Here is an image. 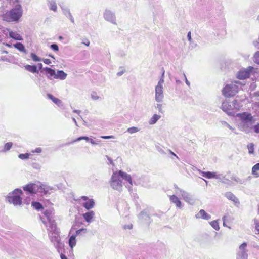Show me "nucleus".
<instances>
[{
	"label": "nucleus",
	"instance_id": "nucleus-1",
	"mask_svg": "<svg viewBox=\"0 0 259 259\" xmlns=\"http://www.w3.org/2000/svg\"><path fill=\"white\" fill-rule=\"evenodd\" d=\"M237 116L240 120L239 124L240 130L246 134L251 133L253 124L255 121V119L251 114L248 112H244L237 114Z\"/></svg>",
	"mask_w": 259,
	"mask_h": 259
},
{
	"label": "nucleus",
	"instance_id": "nucleus-2",
	"mask_svg": "<svg viewBox=\"0 0 259 259\" xmlns=\"http://www.w3.org/2000/svg\"><path fill=\"white\" fill-rule=\"evenodd\" d=\"M14 7L3 15V19L7 22L18 21L22 17L23 9L19 0H15Z\"/></svg>",
	"mask_w": 259,
	"mask_h": 259
},
{
	"label": "nucleus",
	"instance_id": "nucleus-3",
	"mask_svg": "<svg viewBox=\"0 0 259 259\" xmlns=\"http://www.w3.org/2000/svg\"><path fill=\"white\" fill-rule=\"evenodd\" d=\"M44 217H40L42 223L48 228L47 230L49 233H54V232H59L56 227V224L54 219V214L51 210H46L44 212Z\"/></svg>",
	"mask_w": 259,
	"mask_h": 259
},
{
	"label": "nucleus",
	"instance_id": "nucleus-4",
	"mask_svg": "<svg viewBox=\"0 0 259 259\" xmlns=\"http://www.w3.org/2000/svg\"><path fill=\"white\" fill-rule=\"evenodd\" d=\"M240 88H241V84L239 81H232L227 84L223 89V95L226 97L233 96L238 93Z\"/></svg>",
	"mask_w": 259,
	"mask_h": 259
},
{
	"label": "nucleus",
	"instance_id": "nucleus-5",
	"mask_svg": "<svg viewBox=\"0 0 259 259\" xmlns=\"http://www.w3.org/2000/svg\"><path fill=\"white\" fill-rule=\"evenodd\" d=\"M23 192L20 189H15L13 191L10 193L8 195L7 199L10 203H12L14 205H20L22 204V199L21 197Z\"/></svg>",
	"mask_w": 259,
	"mask_h": 259
},
{
	"label": "nucleus",
	"instance_id": "nucleus-6",
	"mask_svg": "<svg viewBox=\"0 0 259 259\" xmlns=\"http://www.w3.org/2000/svg\"><path fill=\"white\" fill-rule=\"evenodd\" d=\"M174 187L175 189V193L177 194L180 195L186 202L192 205L195 204L196 200L192 194L182 189L179 188L177 185H175Z\"/></svg>",
	"mask_w": 259,
	"mask_h": 259
},
{
	"label": "nucleus",
	"instance_id": "nucleus-7",
	"mask_svg": "<svg viewBox=\"0 0 259 259\" xmlns=\"http://www.w3.org/2000/svg\"><path fill=\"white\" fill-rule=\"evenodd\" d=\"M122 180L118 172L113 174L110 180V186L114 190L121 192L122 190Z\"/></svg>",
	"mask_w": 259,
	"mask_h": 259
},
{
	"label": "nucleus",
	"instance_id": "nucleus-8",
	"mask_svg": "<svg viewBox=\"0 0 259 259\" xmlns=\"http://www.w3.org/2000/svg\"><path fill=\"white\" fill-rule=\"evenodd\" d=\"M23 190L31 194H36L37 193H41V184L40 183H30L23 187Z\"/></svg>",
	"mask_w": 259,
	"mask_h": 259
},
{
	"label": "nucleus",
	"instance_id": "nucleus-9",
	"mask_svg": "<svg viewBox=\"0 0 259 259\" xmlns=\"http://www.w3.org/2000/svg\"><path fill=\"white\" fill-rule=\"evenodd\" d=\"M59 232H54V233H49V236L51 241L54 244L58 252H60L59 249L62 247V244L60 241L59 236Z\"/></svg>",
	"mask_w": 259,
	"mask_h": 259
},
{
	"label": "nucleus",
	"instance_id": "nucleus-10",
	"mask_svg": "<svg viewBox=\"0 0 259 259\" xmlns=\"http://www.w3.org/2000/svg\"><path fill=\"white\" fill-rule=\"evenodd\" d=\"M247 246V244L246 242H243L239 246L237 253L236 259H248Z\"/></svg>",
	"mask_w": 259,
	"mask_h": 259
},
{
	"label": "nucleus",
	"instance_id": "nucleus-11",
	"mask_svg": "<svg viewBox=\"0 0 259 259\" xmlns=\"http://www.w3.org/2000/svg\"><path fill=\"white\" fill-rule=\"evenodd\" d=\"M221 108L228 115H234L235 113L232 105V102H229L228 101L223 102L221 105Z\"/></svg>",
	"mask_w": 259,
	"mask_h": 259
},
{
	"label": "nucleus",
	"instance_id": "nucleus-12",
	"mask_svg": "<svg viewBox=\"0 0 259 259\" xmlns=\"http://www.w3.org/2000/svg\"><path fill=\"white\" fill-rule=\"evenodd\" d=\"M254 69L253 67L248 68L241 69L237 73V78L239 79H244L249 77L250 73Z\"/></svg>",
	"mask_w": 259,
	"mask_h": 259
},
{
	"label": "nucleus",
	"instance_id": "nucleus-13",
	"mask_svg": "<svg viewBox=\"0 0 259 259\" xmlns=\"http://www.w3.org/2000/svg\"><path fill=\"white\" fill-rule=\"evenodd\" d=\"M164 98L163 87L155 86V100L157 102L161 103Z\"/></svg>",
	"mask_w": 259,
	"mask_h": 259
},
{
	"label": "nucleus",
	"instance_id": "nucleus-14",
	"mask_svg": "<svg viewBox=\"0 0 259 259\" xmlns=\"http://www.w3.org/2000/svg\"><path fill=\"white\" fill-rule=\"evenodd\" d=\"M104 19L113 23L116 24V17L115 14L111 10L106 9L104 13Z\"/></svg>",
	"mask_w": 259,
	"mask_h": 259
},
{
	"label": "nucleus",
	"instance_id": "nucleus-15",
	"mask_svg": "<svg viewBox=\"0 0 259 259\" xmlns=\"http://www.w3.org/2000/svg\"><path fill=\"white\" fill-rule=\"evenodd\" d=\"M118 174L122 180H124L128 183L129 184L127 185L126 187H128L129 191H130L131 188L133 186V181L131 175L121 170L118 172Z\"/></svg>",
	"mask_w": 259,
	"mask_h": 259
},
{
	"label": "nucleus",
	"instance_id": "nucleus-16",
	"mask_svg": "<svg viewBox=\"0 0 259 259\" xmlns=\"http://www.w3.org/2000/svg\"><path fill=\"white\" fill-rule=\"evenodd\" d=\"M43 71L45 72V74L48 79L51 80L55 79L56 71L54 69L46 67L43 68Z\"/></svg>",
	"mask_w": 259,
	"mask_h": 259
},
{
	"label": "nucleus",
	"instance_id": "nucleus-17",
	"mask_svg": "<svg viewBox=\"0 0 259 259\" xmlns=\"http://www.w3.org/2000/svg\"><path fill=\"white\" fill-rule=\"evenodd\" d=\"M196 219H202L206 220H208L211 219V215L208 214L204 210L201 209L200 211L195 214Z\"/></svg>",
	"mask_w": 259,
	"mask_h": 259
},
{
	"label": "nucleus",
	"instance_id": "nucleus-18",
	"mask_svg": "<svg viewBox=\"0 0 259 259\" xmlns=\"http://www.w3.org/2000/svg\"><path fill=\"white\" fill-rule=\"evenodd\" d=\"M170 201L171 203L175 204L178 208H182V204L179 198L175 195H172L169 197Z\"/></svg>",
	"mask_w": 259,
	"mask_h": 259
},
{
	"label": "nucleus",
	"instance_id": "nucleus-19",
	"mask_svg": "<svg viewBox=\"0 0 259 259\" xmlns=\"http://www.w3.org/2000/svg\"><path fill=\"white\" fill-rule=\"evenodd\" d=\"M138 219L141 222L144 223H149L150 220L149 215L145 211H142L138 215Z\"/></svg>",
	"mask_w": 259,
	"mask_h": 259
},
{
	"label": "nucleus",
	"instance_id": "nucleus-20",
	"mask_svg": "<svg viewBox=\"0 0 259 259\" xmlns=\"http://www.w3.org/2000/svg\"><path fill=\"white\" fill-rule=\"evenodd\" d=\"M95 213L92 211H89L82 214L83 219L88 223H91L92 221V219L95 217Z\"/></svg>",
	"mask_w": 259,
	"mask_h": 259
},
{
	"label": "nucleus",
	"instance_id": "nucleus-21",
	"mask_svg": "<svg viewBox=\"0 0 259 259\" xmlns=\"http://www.w3.org/2000/svg\"><path fill=\"white\" fill-rule=\"evenodd\" d=\"M224 195L228 199L234 202L235 204L239 203L238 199L232 192H227Z\"/></svg>",
	"mask_w": 259,
	"mask_h": 259
},
{
	"label": "nucleus",
	"instance_id": "nucleus-22",
	"mask_svg": "<svg viewBox=\"0 0 259 259\" xmlns=\"http://www.w3.org/2000/svg\"><path fill=\"white\" fill-rule=\"evenodd\" d=\"M47 96L49 99L51 100L52 101V102L53 103H54L55 104H56L58 106H59V107L63 106V102L59 99L54 97L51 94H47Z\"/></svg>",
	"mask_w": 259,
	"mask_h": 259
},
{
	"label": "nucleus",
	"instance_id": "nucleus-23",
	"mask_svg": "<svg viewBox=\"0 0 259 259\" xmlns=\"http://www.w3.org/2000/svg\"><path fill=\"white\" fill-rule=\"evenodd\" d=\"M81 205L86 209L89 210L94 208L95 206V202L93 199H90L89 201L82 203Z\"/></svg>",
	"mask_w": 259,
	"mask_h": 259
},
{
	"label": "nucleus",
	"instance_id": "nucleus-24",
	"mask_svg": "<svg viewBox=\"0 0 259 259\" xmlns=\"http://www.w3.org/2000/svg\"><path fill=\"white\" fill-rule=\"evenodd\" d=\"M47 5L50 10L57 12V6L55 0H47Z\"/></svg>",
	"mask_w": 259,
	"mask_h": 259
},
{
	"label": "nucleus",
	"instance_id": "nucleus-25",
	"mask_svg": "<svg viewBox=\"0 0 259 259\" xmlns=\"http://www.w3.org/2000/svg\"><path fill=\"white\" fill-rule=\"evenodd\" d=\"M67 74L62 70H58L56 72L55 79L61 80H65L67 77Z\"/></svg>",
	"mask_w": 259,
	"mask_h": 259
},
{
	"label": "nucleus",
	"instance_id": "nucleus-26",
	"mask_svg": "<svg viewBox=\"0 0 259 259\" xmlns=\"http://www.w3.org/2000/svg\"><path fill=\"white\" fill-rule=\"evenodd\" d=\"M61 7L62 10L63 14L70 19L71 22L74 23V18L72 16L69 9L67 8H64L62 6H61Z\"/></svg>",
	"mask_w": 259,
	"mask_h": 259
},
{
	"label": "nucleus",
	"instance_id": "nucleus-27",
	"mask_svg": "<svg viewBox=\"0 0 259 259\" xmlns=\"http://www.w3.org/2000/svg\"><path fill=\"white\" fill-rule=\"evenodd\" d=\"M25 69L33 73H38V70L36 65H26L24 66Z\"/></svg>",
	"mask_w": 259,
	"mask_h": 259
},
{
	"label": "nucleus",
	"instance_id": "nucleus-28",
	"mask_svg": "<svg viewBox=\"0 0 259 259\" xmlns=\"http://www.w3.org/2000/svg\"><path fill=\"white\" fill-rule=\"evenodd\" d=\"M232 105L233 106L234 111L236 112V111H238L240 109V108L242 107L243 104L241 101L234 100L232 102Z\"/></svg>",
	"mask_w": 259,
	"mask_h": 259
},
{
	"label": "nucleus",
	"instance_id": "nucleus-29",
	"mask_svg": "<svg viewBox=\"0 0 259 259\" xmlns=\"http://www.w3.org/2000/svg\"><path fill=\"white\" fill-rule=\"evenodd\" d=\"M200 174L202 176L207 179H214L215 172L211 171H200Z\"/></svg>",
	"mask_w": 259,
	"mask_h": 259
},
{
	"label": "nucleus",
	"instance_id": "nucleus-30",
	"mask_svg": "<svg viewBox=\"0 0 259 259\" xmlns=\"http://www.w3.org/2000/svg\"><path fill=\"white\" fill-rule=\"evenodd\" d=\"M9 36L16 40H23L22 37L16 32L9 31Z\"/></svg>",
	"mask_w": 259,
	"mask_h": 259
},
{
	"label": "nucleus",
	"instance_id": "nucleus-31",
	"mask_svg": "<svg viewBox=\"0 0 259 259\" xmlns=\"http://www.w3.org/2000/svg\"><path fill=\"white\" fill-rule=\"evenodd\" d=\"M41 193H44L45 194L50 193V191L54 190L52 187L48 186L46 185L41 184Z\"/></svg>",
	"mask_w": 259,
	"mask_h": 259
},
{
	"label": "nucleus",
	"instance_id": "nucleus-32",
	"mask_svg": "<svg viewBox=\"0 0 259 259\" xmlns=\"http://www.w3.org/2000/svg\"><path fill=\"white\" fill-rule=\"evenodd\" d=\"M31 206L33 208L37 211H39L43 209V206L39 202L33 201L31 203Z\"/></svg>",
	"mask_w": 259,
	"mask_h": 259
},
{
	"label": "nucleus",
	"instance_id": "nucleus-33",
	"mask_svg": "<svg viewBox=\"0 0 259 259\" xmlns=\"http://www.w3.org/2000/svg\"><path fill=\"white\" fill-rule=\"evenodd\" d=\"M14 47L21 52L26 53L24 46L21 42H17L14 45Z\"/></svg>",
	"mask_w": 259,
	"mask_h": 259
},
{
	"label": "nucleus",
	"instance_id": "nucleus-34",
	"mask_svg": "<svg viewBox=\"0 0 259 259\" xmlns=\"http://www.w3.org/2000/svg\"><path fill=\"white\" fill-rule=\"evenodd\" d=\"M161 116L157 114H154L150 119L149 123L150 124H154L160 118Z\"/></svg>",
	"mask_w": 259,
	"mask_h": 259
},
{
	"label": "nucleus",
	"instance_id": "nucleus-35",
	"mask_svg": "<svg viewBox=\"0 0 259 259\" xmlns=\"http://www.w3.org/2000/svg\"><path fill=\"white\" fill-rule=\"evenodd\" d=\"M13 143L12 142H8L5 144L4 147L1 146L2 152H6L9 151L12 147Z\"/></svg>",
	"mask_w": 259,
	"mask_h": 259
},
{
	"label": "nucleus",
	"instance_id": "nucleus-36",
	"mask_svg": "<svg viewBox=\"0 0 259 259\" xmlns=\"http://www.w3.org/2000/svg\"><path fill=\"white\" fill-rule=\"evenodd\" d=\"M76 245V239H75V235H72L70 236L69 239V245L71 248H73L74 246Z\"/></svg>",
	"mask_w": 259,
	"mask_h": 259
},
{
	"label": "nucleus",
	"instance_id": "nucleus-37",
	"mask_svg": "<svg viewBox=\"0 0 259 259\" xmlns=\"http://www.w3.org/2000/svg\"><path fill=\"white\" fill-rule=\"evenodd\" d=\"M231 174V172L230 171H228L227 172V174L225 175H223V179H222L221 182L223 183H224V184H229V182H230V180L227 178V175H229Z\"/></svg>",
	"mask_w": 259,
	"mask_h": 259
},
{
	"label": "nucleus",
	"instance_id": "nucleus-38",
	"mask_svg": "<svg viewBox=\"0 0 259 259\" xmlns=\"http://www.w3.org/2000/svg\"><path fill=\"white\" fill-rule=\"evenodd\" d=\"M82 140H84L86 141L89 142V140H90V138L87 137V136L79 137L77 138V139H76L75 140H73L70 143H73L81 141Z\"/></svg>",
	"mask_w": 259,
	"mask_h": 259
},
{
	"label": "nucleus",
	"instance_id": "nucleus-39",
	"mask_svg": "<svg viewBox=\"0 0 259 259\" xmlns=\"http://www.w3.org/2000/svg\"><path fill=\"white\" fill-rule=\"evenodd\" d=\"M210 224L215 230L218 231L220 229L219 225L217 221H212L210 222Z\"/></svg>",
	"mask_w": 259,
	"mask_h": 259
},
{
	"label": "nucleus",
	"instance_id": "nucleus-40",
	"mask_svg": "<svg viewBox=\"0 0 259 259\" xmlns=\"http://www.w3.org/2000/svg\"><path fill=\"white\" fill-rule=\"evenodd\" d=\"M221 124L222 126L227 127L230 130H231L232 132H233L234 133L236 134V133L235 131V128H234L232 126H231V125H230L227 122H226L225 121H222Z\"/></svg>",
	"mask_w": 259,
	"mask_h": 259
},
{
	"label": "nucleus",
	"instance_id": "nucleus-41",
	"mask_svg": "<svg viewBox=\"0 0 259 259\" xmlns=\"http://www.w3.org/2000/svg\"><path fill=\"white\" fill-rule=\"evenodd\" d=\"M139 131V129L138 127H136L135 126L130 127L127 130V132L131 134L137 133Z\"/></svg>",
	"mask_w": 259,
	"mask_h": 259
},
{
	"label": "nucleus",
	"instance_id": "nucleus-42",
	"mask_svg": "<svg viewBox=\"0 0 259 259\" xmlns=\"http://www.w3.org/2000/svg\"><path fill=\"white\" fill-rule=\"evenodd\" d=\"M30 154L26 153L24 154H20L18 155V157L22 160L27 159L29 158Z\"/></svg>",
	"mask_w": 259,
	"mask_h": 259
},
{
	"label": "nucleus",
	"instance_id": "nucleus-43",
	"mask_svg": "<svg viewBox=\"0 0 259 259\" xmlns=\"http://www.w3.org/2000/svg\"><path fill=\"white\" fill-rule=\"evenodd\" d=\"M31 57L32 58V59L34 61H35V62H38V61H42V59L38 57L34 53H32L31 54Z\"/></svg>",
	"mask_w": 259,
	"mask_h": 259
},
{
	"label": "nucleus",
	"instance_id": "nucleus-44",
	"mask_svg": "<svg viewBox=\"0 0 259 259\" xmlns=\"http://www.w3.org/2000/svg\"><path fill=\"white\" fill-rule=\"evenodd\" d=\"M247 148L248 149V153L249 154L254 153V144L253 143H250L247 145Z\"/></svg>",
	"mask_w": 259,
	"mask_h": 259
},
{
	"label": "nucleus",
	"instance_id": "nucleus-45",
	"mask_svg": "<svg viewBox=\"0 0 259 259\" xmlns=\"http://www.w3.org/2000/svg\"><path fill=\"white\" fill-rule=\"evenodd\" d=\"M259 170V163L255 164L252 168V174L253 175L256 174V172Z\"/></svg>",
	"mask_w": 259,
	"mask_h": 259
},
{
	"label": "nucleus",
	"instance_id": "nucleus-46",
	"mask_svg": "<svg viewBox=\"0 0 259 259\" xmlns=\"http://www.w3.org/2000/svg\"><path fill=\"white\" fill-rule=\"evenodd\" d=\"M223 175H224L223 174L219 173L218 172H215L214 179H216L221 182L222 179L223 178Z\"/></svg>",
	"mask_w": 259,
	"mask_h": 259
},
{
	"label": "nucleus",
	"instance_id": "nucleus-47",
	"mask_svg": "<svg viewBox=\"0 0 259 259\" xmlns=\"http://www.w3.org/2000/svg\"><path fill=\"white\" fill-rule=\"evenodd\" d=\"M253 61L255 63L259 64V51L255 53L253 57Z\"/></svg>",
	"mask_w": 259,
	"mask_h": 259
},
{
	"label": "nucleus",
	"instance_id": "nucleus-48",
	"mask_svg": "<svg viewBox=\"0 0 259 259\" xmlns=\"http://www.w3.org/2000/svg\"><path fill=\"white\" fill-rule=\"evenodd\" d=\"M87 229L85 228H82L80 229H79L76 231V235H78L79 234H81L82 233H87Z\"/></svg>",
	"mask_w": 259,
	"mask_h": 259
},
{
	"label": "nucleus",
	"instance_id": "nucleus-49",
	"mask_svg": "<svg viewBox=\"0 0 259 259\" xmlns=\"http://www.w3.org/2000/svg\"><path fill=\"white\" fill-rule=\"evenodd\" d=\"M91 98L93 100H99V99H100L101 98L99 96L97 95V94L96 92H93L91 94Z\"/></svg>",
	"mask_w": 259,
	"mask_h": 259
},
{
	"label": "nucleus",
	"instance_id": "nucleus-50",
	"mask_svg": "<svg viewBox=\"0 0 259 259\" xmlns=\"http://www.w3.org/2000/svg\"><path fill=\"white\" fill-rule=\"evenodd\" d=\"M155 108L158 109V111L160 113H163V110H162V105L160 103H158L155 105Z\"/></svg>",
	"mask_w": 259,
	"mask_h": 259
},
{
	"label": "nucleus",
	"instance_id": "nucleus-51",
	"mask_svg": "<svg viewBox=\"0 0 259 259\" xmlns=\"http://www.w3.org/2000/svg\"><path fill=\"white\" fill-rule=\"evenodd\" d=\"M50 48L54 51H58L59 47L56 44H53L50 46Z\"/></svg>",
	"mask_w": 259,
	"mask_h": 259
},
{
	"label": "nucleus",
	"instance_id": "nucleus-52",
	"mask_svg": "<svg viewBox=\"0 0 259 259\" xmlns=\"http://www.w3.org/2000/svg\"><path fill=\"white\" fill-rule=\"evenodd\" d=\"M254 224L255 225V230L259 234V221L256 219H254Z\"/></svg>",
	"mask_w": 259,
	"mask_h": 259
},
{
	"label": "nucleus",
	"instance_id": "nucleus-53",
	"mask_svg": "<svg viewBox=\"0 0 259 259\" xmlns=\"http://www.w3.org/2000/svg\"><path fill=\"white\" fill-rule=\"evenodd\" d=\"M93 145H98L100 142V140H94L92 138H90V140L89 141Z\"/></svg>",
	"mask_w": 259,
	"mask_h": 259
},
{
	"label": "nucleus",
	"instance_id": "nucleus-54",
	"mask_svg": "<svg viewBox=\"0 0 259 259\" xmlns=\"http://www.w3.org/2000/svg\"><path fill=\"white\" fill-rule=\"evenodd\" d=\"M252 130L255 133H259V123L255 125H253Z\"/></svg>",
	"mask_w": 259,
	"mask_h": 259
},
{
	"label": "nucleus",
	"instance_id": "nucleus-55",
	"mask_svg": "<svg viewBox=\"0 0 259 259\" xmlns=\"http://www.w3.org/2000/svg\"><path fill=\"white\" fill-rule=\"evenodd\" d=\"M164 82V79L160 78V80H159L156 86L159 87H163L162 84H163Z\"/></svg>",
	"mask_w": 259,
	"mask_h": 259
},
{
	"label": "nucleus",
	"instance_id": "nucleus-56",
	"mask_svg": "<svg viewBox=\"0 0 259 259\" xmlns=\"http://www.w3.org/2000/svg\"><path fill=\"white\" fill-rule=\"evenodd\" d=\"M183 76L185 79V82L186 83V84L188 86V87H190V82L188 80L186 76V75L184 73H183Z\"/></svg>",
	"mask_w": 259,
	"mask_h": 259
},
{
	"label": "nucleus",
	"instance_id": "nucleus-57",
	"mask_svg": "<svg viewBox=\"0 0 259 259\" xmlns=\"http://www.w3.org/2000/svg\"><path fill=\"white\" fill-rule=\"evenodd\" d=\"M90 199L89 197H88L87 196H82L80 197V198L79 199V200H82L84 201V202L88 201Z\"/></svg>",
	"mask_w": 259,
	"mask_h": 259
},
{
	"label": "nucleus",
	"instance_id": "nucleus-58",
	"mask_svg": "<svg viewBox=\"0 0 259 259\" xmlns=\"http://www.w3.org/2000/svg\"><path fill=\"white\" fill-rule=\"evenodd\" d=\"M133 225L132 224H129L127 225H125L123 226L124 229H132Z\"/></svg>",
	"mask_w": 259,
	"mask_h": 259
},
{
	"label": "nucleus",
	"instance_id": "nucleus-59",
	"mask_svg": "<svg viewBox=\"0 0 259 259\" xmlns=\"http://www.w3.org/2000/svg\"><path fill=\"white\" fill-rule=\"evenodd\" d=\"M42 151V149L41 148H37L34 150L32 151V152L33 153H41Z\"/></svg>",
	"mask_w": 259,
	"mask_h": 259
},
{
	"label": "nucleus",
	"instance_id": "nucleus-60",
	"mask_svg": "<svg viewBox=\"0 0 259 259\" xmlns=\"http://www.w3.org/2000/svg\"><path fill=\"white\" fill-rule=\"evenodd\" d=\"M42 61L44 62V63L46 64H49L51 63V60L49 59H42Z\"/></svg>",
	"mask_w": 259,
	"mask_h": 259
},
{
	"label": "nucleus",
	"instance_id": "nucleus-61",
	"mask_svg": "<svg viewBox=\"0 0 259 259\" xmlns=\"http://www.w3.org/2000/svg\"><path fill=\"white\" fill-rule=\"evenodd\" d=\"M187 38L189 40V41L190 42V43L191 44V42H192V38H191V32H189L187 34Z\"/></svg>",
	"mask_w": 259,
	"mask_h": 259
},
{
	"label": "nucleus",
	"instance_id": "nucleus-62",
	"mask_svg": "<svg viewBox=\"0 0 259 259\" xmlns=\"http://www.w3.org/2000/svg\"><path fill=\"white\" fill-rule=\"evenodd\" d=\"M101 138L104 139H108L113 138L112 136H102Z\"/></svg>",
	"mask_w": 259,
	"mask_h": 259
},
{
	"label": "nucleus",
	"instance_id": "nucleus-63",
	"mask_svg": "<svg viewBox=\"0 0 259 259\" xmlns=\"http://www.w3.org/2000/svg\"><path fill=\"white\" fill-rule=\"evenodd\" d=\"M106 157H107V160H108L109 162L110 163V164H113V160H112V159L108 156H106Z\"/></svg>",
	"mask_w": 259,
	"mask_h": 259
},
{
	"label": "nucleus",
	"instance_id": "nucleus-64",
	"mask_svg": "<svg viewBox=\"0 0 259 259\" xmlns=\"http://www.w3.org/2000/svg\"><path fill=\"white\" fill-rule=\"evenodd\" d=\"M252 96H253V97H259V91H257V92H254V93L252 94Z\"/></svg>",
	"mask_w": 259,
	"mask_h": 259
}]
</instances>
